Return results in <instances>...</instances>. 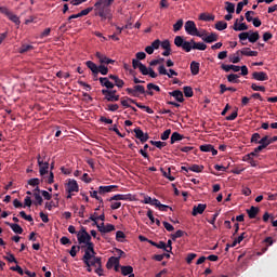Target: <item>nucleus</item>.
I'll return each mask as SVG.
<instances>
[{"instance_id": "nucleus-1", "label": "nucleus", "mask_w": 277, "mask_h": 277, "mask_svg": "<svg viewBox=\"0 0 277 277\" xmlns=\"http://www.w3.org/2000/svg\"><path fill=\"white\" fill-rule=\"evenodd\" d=\"M114 0H100L95 3V16H101L102 21H111V4Z\"/></svg>"}, {"instance_id": "nucleus-2", "label": "nucleus", "mask_w": 277, "mask_h": 277, "mask_svg": "<svg viewBox=\"0 0 277 277\" xmlns=\"http://www.w3.org/2000/svg\"><path fill=\"white\" fill-rule=\"evenodd\" d=\"M174 44H175V47L183 49V51H185L186 53H189L192 51V49H194V43H192V40L186 41L181 36H176L174 38Z\"/></svg>"}, {"instance_id": "nucleus-3", "label": "nucleus", "mask_w": 277, "mask_h": 277, "mask_svg": "<svg viewBox=\"0 0 277 277\" xmlns=\"http://www.w3.org/2000/svg\"><path fill=\"white\" fill-rule=\"evenodd\" d=\"M37 163L39 166L40 176H44V174H49V159L47 158V155L44 156L38 155Z\"/></svg>"}, {"instance_id": "nucleus-4", "label": "nucleus", "mask_w": 277, "mask_h": 277, "mask_svg": "<svg viewBox=\"0 0 277 277\" xmlns=\"http://www.w3.org/2000/svg\"><path fill=\"white\" fill-rule=\"evenodd\" d=\"M184 27L188 36H197V38L202 37V34L198 31V28L196 27V23L194 21H187Z\"/></svg>"}, {"instance_id": "nucleus-5", "label": "nucleus", "mask_w": 277, "mask_h": 277, "mask_svg": "<svg viewBox=\"0 0 277 277\" xmlns=\"http://www.w3.org/2000/svg\"><path fill=\"white\" fill-rule=\"evenodd\" d=\"M126 92H127V94H129L130 96H135V97H137V96H140V94H146V89H145L144 85H142V84H136V85H134L133 89L127 88V89H126Z\"/></svg>"}, {"instance_id": "nucleus-6", "label": "nucleus", "mask_w": 277, "mask_h": 277, "mask_svg": "<svg viewBox=\"0 0 277 277\" xmlns=\"http://www.w3.org/2000/svg\"><path fill=\"white\" fill-rule=\"evenodd\" d=\"M95 56H96V58L98 60V62L102 66H105V64L109 65V64H115L116 63V61L107 57L105 54H103L101 52H96Z\"/></svg>"}, {"instance_id": "nucleus-7", "label": "nucleus", "mask_w": 277, "mask_h": 277, "mask_svg": "<svg viewBox=\"0 0 277 277\" xmlns=\"http://www.w3.org/2000/svg\"><path fill=\"white\" fill-rule=\"evenodd\" d=\"M134 133H135L136 140H140L142 144H144L145 142H148V138L150 137L148 136V133H144V131H142L141 128H135Z\"/></svg>"}, {"instance_id": "nucleus-8", "label": "nucleus", "mask_w": 277, "mask_h": 277, "mask_svg": "<svg viewBox=\"0 0 277 277\" xmlns=\"http://www.w3.org/2000/svg\"><path fill=\"white\" fill-rule=\"evenodd\" d=\"M236 55H245L246 57H256L259 55L258 51H251L250 48H242L236 52Z\"/></svg>"}, {"instance_id": "nucleus-9", "label": "nucleus", "mask_w": 277, "mask_h": 277, "mask_svg": "<svg viewBox=\"0 0 277 277\" xmlns=\"http://www.w3.org/2000/svg\"><path fill=\"white\" fill-rule=\"evenodd\" d=\"M202 37L201 40H203V42H206L207 44H211L213 42H217V34L215 32H211L209 36L207 34H201Z\"/></svg>"}, {"instance_id": "nucleus-10", "label": "nucleus", "mask_w": 277, "mask_h": 277, "mask_svg": "<svg viewBox=\"0 0 277 277\" xmlns=\"http://www.w3.org/2000/svg\"><path fill=\"white\" fill-rule=\"evenodd\" d=\"M109 76L108 77H101L98 78V81L102 85V88H106V90H114L115 84L114 82L109 81Z\"/></svg>"}, {"instance_id": "nucleus-11", "label": "nucleus", "mask_w": 277, "mask_h": 277, "mask_svg": "<svg viewBox=\"0 0 277 277\" xmlns=\"http://www.w3.org/2000/svg\"><path fill=\"white\" fill-rule=\"evenodd\" d=\"M252 79H254V81H268L269 76H267V72L265 71H254L252 74Z\"/></svg>"}, {"instance_id": "nucleus-12", "label": "nucleus", "mask_w": 277, "mask_h": 277, "mask_svg": "<svg viewBox=\"0 0 277 277\" xmlns=\"http://www.w3.org/2000/svg\"><path fill=\"white\" fill-rule=\"evenodd\" d=\"M100 265H103V258L101 256H94L91 260L88 261V264H85L87 267H98Z\"/></svg>"}, {"instance_id": "nucleus-13", "label": "nucleus", "mask_w": 277, "mask_h": 277, "mask_svg": "<svg viewBox=\"0 0 277 277\" xmlns=\"http://www.w3.org/2000/svg\"><path fill=\"white\" fill-rule=\"evenodd\" d=\"M206 209H207V205L205 203H199L198 206H194L192 215H194V217H196V215H202Z\"/></svg>"}, {"instance_id": "nucleus-14", "label": "nucleus", "mask_w": 277, "mask_h": 277, "mask_svg": "<svg viewBox=\"0 0 277 277\" xmlns=\"http://www.w3.org/2000/svg\"><path fill=\"white\" fill-rule=\"evenodd\" d=\"M77 239L78 243L81 246L92 241V236L90 234L87 236L85 234L77 233Z\"/></svg>"}, {"instance_id": "nucleus-15", "label": "nucleus", "mask_w": 277, "mask_h": 277, "mask_svg": "<svg viewBox=\"0 0 277 277\" xmlns=\"http://www.w3.org/2000/svg\"><path fill=\"white\" fill-rule=\"evenodd\" d=\"M66 192L72 194V192H79V184L75 180H69L67 183Z\"/></svg>"}, {"instance_id": "nucleus-16", "label": "nucleus", "mask_w": 277, "mask_h": 277, "mask_svg": "<svg viewBox=\"0 0 277 277\" xmlns=\"http://www.w3.org/2000/svg\"><path fill=\"white\" fill-rule=\"evenodd\" d=\"M108 79H111V81H114V85L117 88H124V80L120 79V77H118L117 75H109Z\"/></svg>"}, {"instance_id": "nucleus-17", "label": "nucleus", "mask_w": 277, "mask_h": 277, "mask_svg": "<svg viewBox=\"0 0 277 277\" xmlns=\"http://www.w3.org/2000/svg\"><path fill=\"white\" fill-rule=\"evenodd\" d=\"M234 31H248V26L246 23L239 24V18H237L233 26Z\"/></svg>"}, {"instance_id": "nucleus-18", "label": "nucleus", "mask_w": 277, "mask_h": 277, "mask_svg": "<svg viewBox=\"0 0 277 277\" xmlns=\"http://www.w3.org/2000/svg\"><path fill=\"white\" fill-rule=\"evenodd\" d=\"M170 96H174L177 103H185V97H183V92L181 90H175L173 92H169Z\"/></svg>"}, {"instance_id": "nucleus-19", "label": "nucleus", "mask_w": 277, "mask_h": 277, "mask_svg": "<svg viewBox=\"0 0 277 277\" xmlns=\"http://www.w3.org/2000/svg\"><path fill=\"white\" fill-rule=\"evenodd\" d=\"M6 226H10V228L15 233L16 235H23V227L16 223H10L5 222Z\"/></svg>"}, {"instance_id": "nucleus-20", "label": "nucleus", "mask_w": 277, "mask_h": 277, "mask_svg": "<svg viewBox=\"0 0 277 277\" xmlns=\"http://www.w3.org/2000/svg\"><path fill=\"white\" fill-rule=\"evenodd\" d=\"M221 68H222V70H225V72H230V70H233L234 72H239V70H241V67H239L237 65L222 64Z\"/></svg>"}, {"instance_id": "nucleus-21", "label": "nucleus", "mask_w": 277, "mask_h": 277, "mask_svg": "<svg viewBox=\"0 0 277 277\" xmlns=\"http://www.w3.org/2000/svg\"><path fill=\"white\" fill-rule=\"evenodd\" d=\"M118 186L116 185H109V186H100L98 187V194L103 195V194H109L111 192H114V189H117Z\"/></svg>"}, {"instance_id": "nucleus-22", "label": "nucleus", "mask_w": 277, "mask_h": 277, "mask_svg": "<svg viewBox=\"0 0 277 277\" xmlns=\"http://www.w3.org/2000/svg\"><path fill=\"white\" fill-rule=\"evenodd\" d=\"M120 263V258L110 256L106 263L107 269H111V267H115Z\"/></svg>"}, {"instance_id": "nucleus-23", "label": "nucleus", "mask_w": 277, "mask_h": 277, "mask_svg": "<svg viewBox=\"0 0 277 277\" xmlns=\"http://www.w3.org/2000/svg\"><path fill=\"white\" fill-rule=\"evenodd\" d=\"M109 202L114 201V200H131V194L128 195H122V194H117L113 197H110V199H108Z\"/></svg>"}, {"instance_id": "nucleus-24", "label": "nucleus", "mask_w": 277, "mask_h": 277, "mask_svg": "<svg viewBox=\"0 0 277 277\" xmlns=\"http://www.w3.org/2000/svg\"><path fill=\"white\" fill-rule=\"evenodd\" d=\"M85 66L87 68H90L92 75H96V72H98V66L94 62L87 61Z\"/></svg>"}, {"instance_id": "nucleus-25", "label": "nucleus", "mask_w": 277, "mask_h": 277, "mask_svg": "<svg viewBox=\"0 0 277 277\" xmlns=\"http://www.w3.org/2000/svg\"><path fill=\"white\" fill-rule=\"evenodd\" d=\"M193 49L197 51H207V44L202 42H195L194 39H192Z\"/></svg>"}, {"instance_id": "nucleus-26", "label": "nucleus", "mask_w": 277, "mask_h": 277, "mask_svg": "<svg viewBox=\"0 0 277 277\" xmlns=\"http://www.w3.org/2000/svg\"><path fill=\"white\" fill-rule=\"evenodd\" d=\"M190 72L194 76L198 75L200 72V63L193 61L190 63Z\"/></svg>"}, {"instance_id": "nucleus-27", "label": "nucleus", "mask_w": 277, "mask_h": 277, "mask_svg": "<svg viewBox=\"0 0 277 277\" xmlns=\"http://www.w3.org/2000/svg\"><path fill=\"white\" fill-rule=\"evenodd\" d=\"M96 256V254L92 253V251H84V255L82 256V262L84 263V265H88L89 261H92V259H94Z\"/></svg>"}, {"instance_id": "nucleus-28", "label": "nucleus", "mask_w": 277, "mask_h": 277, "mask_svg": "<svg viewBox=\"0 0 277 277\" xmlns=\"http://www.w3.org/2000/svg\"><path fill=\"white\" fill-rule=\"evenodd\" d=\"M259 208L252 206L249 210H247L248 216L250 217V220H254V217H256V215H259Z\"/></svg>"}, {"instance_id": "nucleus-29", "label": "nucleus", "mask_w": 277, "mask_h": 277, "mask_svg": "<svg viewBox=\"0 0 277 277\" xmlns=\"http://www.w3.org/2000/svg\"><path fill=\"white\" fill-rule=\"evenodd\" d=\"M104 100L108 103H116L120 101V95H114V94H103Z\"/></svg>"}, {"instance_id": "nucleus-30", "label": "nucleus", "mask_w": 277, "mask_h": 277, "mask_svg": "<svg viewBox=\"0 0 277 277\" xmlns=\"http://www.w3.org/2000/svg\"><path fill=\"white\" fill-rule=\"evenodd\" d=\"M147 94L149 96H153L155 93L150 90H155L156 92H161V88H159V85L155 84V83H148L147 84Z\"/></svg>"}, {"instance_id": "nucleus-31", "label": "nucleus", "mask_w": 277, "mask_h": 277, "mask_svg": "<svg viewBox=\"0 0 277 277\" xmlns=\"http://www.w3.org/2000/svg\"><path fill=\"white\" fill-rule=\"evenodd\" d=\"M97 228L100 233H111L113 230H116V226L113 224H107L105 227H101V225H97Z\"/></svg>"}, {"instance_id": "nucleus-32", "label": "nucleus", "mask_w": 277, "mask_h": 277, "mask_svg": "<svg viewBox=\"0 0 277 277\" xmlns=\"http://www.w3.org/2000/svg\"><path fill=\"white\" fill-rule=\"evenodd\" d=\"M185 136L181 135L179 132H173L170 138L171 144H175V142H181Z\"/></svg>"}, {"instance_id": "nucleus-33", "label": "nucleus", "mask_w": 277, "mask_h": 277, "mask_svg": "<svg viewBox=\"0 0 277 277\" xmlns=\"http://www.w3.org/2000/svg\"><path fill=\"white\" fill-rule=\"evenodd\" d=\"M82 246H84L85 248L84 252H91L92 254H96V251H94V242H92V240H89Z\"/></svg>"}, {"instance_id": "nucleus-34", "label": "nucleus", "mask_w": 277, "mask_h": 277, "mask_svg": "<svg viewBox=\"0 0 277 277\" xmlns=\"http://www.w3.org/2000/svg\"><path fill=\"white\" fill-rule=\"evenodd\" d=\"M91 12H92V8H87L78 14H72L71 18H81V16H88V14L91 13Z\"/></svg>"}, {"instance_id": "nucleus-35", "label": "nucleus", "mask_w": 277, "mask_h": 277, "mask_svg": "<svg viewBox=\"0 0 277 277\" xmlns=\"http://www.w3.org/2000/svg\"><path fill=\"white\" fill-rule=\"evenodd\" d=\"M32 196L35 198V201H34L35 207H41L43 202L42 196L39 193H32Z\"/></svg>"}, {"instance_id": "nucleus-36", "label": "nucleus", "mask_w": 277, "mask_h": 277, "mask_svg": "<svg viewBox=\"0 0 277 277\" xmlns=\"http://www.w3.org/2000/svg\"><path fill=\"white\" fill-rule=\"evenodd\" d=\"M199 21H206V23H209L211 21H215V15H209L207 13H201L199 15Z\"/></svg>"}, {"instance_id": "nucleus-37", "label": "nucleus", "mask_w": 277, "mask_h": 277, "mask_svg": "<svg viewBox=\"0 0 277 277\" xmlns=\"http://www.w3.org/2000/svg\"><path fill=\"white\" fill-rule=\"evenodd\" d=\"M121 274L122 276H129L131 274H133V266H121Z\"/></svg>"}, {"instance_id": "nucleus-38", "label": "nucleus", "mask_w": 277, "mask_h": 277, "mask_svg": "<svg viewBox=\"0 0 277 277\" xmlns=\"http://www.w3.org/2000/svg\"><path fill=\"white\" fill-rule=\"evenodd\" d=\"M260 38L261 35H259V31L249 34V42H251L252 44H254V42H256Z\"/></svg>"}, {"instance_id": "nucleus-39", "label": "nucleus", "mask_w": 277, "mask_h": 277, "mask_svg": "<svg viewBox=\"0 0 277 277\" xmlns=\"http://www.w3.org/2000/svg\"><path fill=\"white\" fill-rule=\"evenodd\" d=\"M83 248H85V246H72L69 251L70 256H72L75 259V256H77V252H79V250H81Z\"/></svg>"}, {"instance_id": "nucleus-40", "label": "nucleus", "mask_w": 277, "mask_h": 277, "mask_svg": "<svg viewBox=\"0 0 277 277\" xmlns=\"http://www.w3.org/2000/svg\"><path fill=\"white\" fill-rule=\"evenodd\" d=\"M228 27V24L224 21H219L215 24V29H217V31H224V29H226Z\"/></svg>"}, {"instance_id": "nucleus-41", "label": "nucleus", "mask_w": 277, "mask_h": 277, "mask_svg": "<svg viewBox=\"0 0 277 277\" xmlns=\"http://www.w3.org/2000/svg\"><path fill=\"white\" fill-rule=\"evenodd\" d=\"M188 170H190V172H196V173H200L202 172V170H205V166H200V164H193L188 168Z\"/></svg>"}, {"instance_id": "nucleus-42", "label": "nucleus", "mask_w": 277, "mask_h": 277, "mask_svg": "<svg viewBox=\"0 0 277 277\" xmlns=\"http://www.w3.org/2000/svg\"><path fill=\"white\" fill-rule=\"evenodd\" d=\"M225 5V10L228 14H235V3L226 1Z\"/></svg>"}, {"instance_id": "nucleus-43", "label": "nucleus", "mask_w": 277, "mask_h": 277, "mask_svg": "<svg viewBox=\"0 0 277 277\" xmlns=\"http://www.w3.org/2000/svg\"><path fill=\"white\" fill-rule=\"evenodd\" d=\"M227 81L229 83H239V75L237 74H230L227 76Z\"/></svg>"}, {"instance_id": "nucleus-44", "label": "nucleus", "mask_w": 277, "mask_h": 277, "mask_svg": "<svg viewBox=\"0 0 277 277\" xmlns=\"http://www.w3.org/2000/svg\"><path fill=\"white\" fill-rule=\"evenodd\" d=\"M183 90L186 98H192V96H194V89H192V87H184Z\"/></svg>"}, {"instance_id": "nucleus-45", "label": "nucleus", "mask_w": 277, "mask_h": 277, "mask_svg": "<svg viewBox=\"0 0 277 277\" xmlns=\"http://www.w3.org/2000/svg\"><path fill=\"white\" fill-rule=\"evenodd\" d=\"M199 150H201V153H211V150H213V145L211 144L200 145Z\"/></svg>"}, {"instance_id": "nucleus-46", "label": "nucleus", "mask_w": 277, "mask_h": 277, "mask_svg": "<svg viewBox=\"0 0 277 277\" xmlns=\"http://www.w3.org/2000/svg\"><path fill=\"white\" fill-rule=\"evenodd\" d=\"M8 18L11 19L12 23H15V25H21V18L14 13L11 12V14L8 15Z\"/></svg>"}, {"instance_id": "nucleus-47", "label": "nucleus", "mask_w": 277, "mask_h": 277, "mask_svg": "<svg viewBox=\"0 0 277 277\" xmlns=\"http://www.w3.org/2000/svg\"><path fill=\"white\" fill-rule=\"evenodd\" d=\"M250 34H252V31H249V32H240V34L238 35V38H239L240 42H246V40H249Z\"/></svg>"}, {"instance_id": "nucleus-48", "label": "nucleus", "mask_w": 277, "mask_h": 277, "mask_svg": "<svg viewBox=\"0 0 277 277\" xmlns=\"http://www.w3.org/2000/svg\"><path fill=\"white\" fill-rule=\"evenodd\" d=\"M184 235H185V232L179 229V230L175 232V234L171 235V239L173 241H176V239H180V237H183Z\"/></svg>"}, {"instance_id": "nucleus-49", "label": "nucleus", "mask_w": 277, "mask_h": 277, "mask_svg": "<svg viewBox=\"0 0 277 277\" xmlns=\"http://www.w3.org/2000/svg\"><path fill=\"white\" fill-rule=\"evenodd\" d=\"M129 103H135V100L131 98V97H126V100H121V105L123 107H131V105Z\"/></svg>"}, {"instance_id": "nucleus-50", "label": "nucleus", "mask_w": 277, "mask_h": 277, "mask_svg": "<svg viewBox=\"0 0 277 277\" xmlns=\"http://www.w3.org/2000/svg\"><path fill=\"white\" fill-rule=\"evenodd\" d=\"M261 142V134L253 133L251 136V144H259Z\"/></svg>"}, {"instance_id": "nucleus-51", "label": "nucleus", "mask_w": 277, "mask_h": 277, "mask_svg": "<svg viewBox=\"0 0 277 277\" xmlns=\"http://www.w3.org/2000/svg\"><path fill=\"white\" fill-rule=\"evenodd\" d=\"M34 49V45H29V44H23L19 48V53H27V51H31Z\"/></svg>"}, {"instance_id": "nucleus-52", "label": "nucleus", "mask_w": 277, "mask_h": 277, "mask_svg": "<svg viewBox=\"0 0 277 277\" xmlns=\"http://www.w3.org/2000/svg\"><path fill=\"white\" fill-rule=\"evenodd\" d=\"M183 29V19H179L174 25H173V31H181Z\"/></svg>"}, {"instance_id": "nucleus-53", "label": "nucleus", "mask_w": 277, "mask_h": 277, "mask_svg": "<svg viewBox=\"0 0 277 277\" xmlns=\"http://www.w3.org/2000/svg\"><path fill=\"white\" fill-rule=\"evenodd\" d=\"M251 90H253L254 92H265V87L256 85V83H252Z\"/></svg>"}, {"instance_id": "nucleus-54", "label": "nucleus", "mask_w": 277, "mask_h": 277, "mask_svg": "<svg viewBox=\"0 0 277 277\" xmlns=\"http://www.w3.org/2000/svg\"><path fill=\"white\" fill-rule=\"evenodd\" d=\"M28 185H30L31 187H38V185H40V179L35 177L28 180Z\"/></svg>"}, {"instance_id": "nucleus-55", "label": "nucleus", "mask_w": 277, "mask_h": 277, "mask_svg": "<svg viewBox=\"0 0 277 277\" xmlns=\"http://www.w3.org/2000/svg\"><path fill=\"white\" fill-rule=\"evenodd\" d=\"M3 259L9 263H18V261H16V258L12 253H9V255H4Z\"/></svg>"}, {"instance_id": "nucleus-56", "label": "nucleus", "mask_w": 277, "mask_h": 277, "mask_svg": "<svg viewBox=\"0 0 277 277\" xmlns=\"http://www.w3.org/2000/svg\"><path fill=\"white\" fill-rule=\"evenodd\" d=\"M98 72L101 75H108L109 74V68L105 65H100L98 66Z\"/></svg>"}, {"instance_id": "nucleus-57", "label": "nucleus", "mask_w": 277, "mask_h": 277, "mask_svg": "<svg viewBox=\"0 0 277 277\" xmlns=\"http://www.w3.org/2000/svg\"><path fill=\"white\" fill-rule=\"evenodd\" d=\"M172 133V130L168 129L166 130L161 136H160V140H162L163 142H166V140H169L170 138V134Z\"/></svg>"}, {"instance_id": "nucleus-58", "label": "nucleus", "mask_w": 277, "mask_h": 277, "mask_svg": "<svg viewBox=\"0 0 277 277\" xmlns=\"http://www.w3.org/2000/svg\"><path fill=\"white\" fill-rule=\"evenodd\" d=\"M11 271L12 272H17V274H19V276H24L25 275V271H23V268L19 265L12 266Z\"/></svg>"}, {"instance_id": "nucleus-59", "label": "nucleus", "mask_w": 277, "mask_h": 277, "mask_svg": "<svg viewBox=\"0 0 277 277\" xmlns=\"http://www.w3.org/2000/svg\"><path fill=\"white\" fill-rule=\"evenodd\" d=\"M106 109L107 111H118V109H120V106L118 104H108Z\"/></svg>"}, {"instance_id": "nucleus-60", "label": "nucleus", "mask_w": 277, "mask_h": 277, "mask_svg": "<svg viewBox=\"0 0 277 277\" xmlns=\"http://www.w3.org/2000/svg\"><path fill=\"white\" fill-rule=\"evenodd\" d=\"M196 256H198V254L196 253H188L186 256V263L188 265H192V261H194V259H196Z\"/></svg>"}, {"instance_id": "nucleus-61", "label": "nucleus", "mask_w": 277, "mask_h": 277, "mask_svg": "<svg viewBox=\"0 0 277 277\" xmlns=\"http://www.w3.org/2000/svg\"><path fill=\"white\" fill-rule=\"evenodd\" d=\"M229 61L232 62V64H239V62H241V58L239 57V54H234L229 57Z\"/></svg>"}, {"instance_id": "nucleus-62", "label": "nucleus", "mask_w": 277, "mask_h": 277, "mask_svg": "<svg viewBox=\"0 0 277 277\" xmlns=\"http://www.w3.org/2000/svg\"><path fill=\"white\" fill-rule=\"evenodd\" d=\"M162 224H163L166 230H168V233H172V230H174V226H172V224H170L166 221H163Z\"/></svg>"}, {"instance_id": "nucleus-63", "label": "nucleus", "mask_w": 277, "mask_h": 277, "mask_svg": "<svg viewBox=\"0 0 277 277\" xmlns=\"http://www.w3.org/2000/svg\"><path fill=\"white\" fill-rule=\"evenodd\" d=\"M124 237H127V236L124 235V232L118 230V232L116 233V239H117L118 241H122V239H124Z\"/></svg>"}, {"instance_id": "nucleus-64", "label": "nucleus", "mask_w": 277, "mask_h": 277, "mask_svg": "<svg viewBox=\"0 0 277 277\" xmlns=\"http://www.w3.org/2000/svg\"><path fill=\"white\" fill-rule=\"evenodd\" d=\"M138 70L142 75H148V67L144 64L140 65Z\"/></svg>"}]
</instances>
